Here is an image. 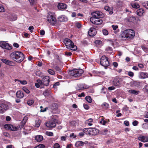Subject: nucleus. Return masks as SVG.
Masks as SVG:
<instances>
[{
	"instance_id": "21",
	"label": "nucleus",
	"mask_w": 148,
	"mask_h": 148,
	"mask_svg": "<svg viewBox=\"0 0 148 148\" xmlns=\"http://www.w3.org/2000/svg\"><path fill=\"white\" fill-rule=\"evenodd\" d=\"M140 84V82L137 81H133L130 82V86L132 87H138Z\"/></svg>"
},
{
	"instance_id": "51",
	"label": "nucleus",
	"mask_w": 148,
	"mask_h": 148,
	"mask_svg": "<svg viewBox=\"0 0 148 148\" xmlns=\"http://www.w3.org/2000/svg\"><path fill=\"white\" fill-rule=\"evenodd\" d=\"M103 34L105 35H107L108 34V31L106 29L103 30Z\"/></svg>"
},
{
	"instance_id": "63",
	"label": "nucleus",
	"mask_w": 148,
	"mask_h": 148,
	"mask_svg": "<svg viewBox=\"0 0 148 148\" xmlns=\"http://www.w3.org/2000/svg\"><path fill=\"white\" fill-rule=\"evenodd\" d=\"M84 133L83 132L79 133V134L78 135L80 136V137H82L84 136Z\"/></svg>"
},
{
	"instance_id": "9",
	"label": "nucleus",
	"mask_w": 148,
	"mask_h": 148,
	"mask_svg": "<svg viewBox=\"0 0 148 148\" xmlns=\"http://www.w3.org/2000/svg\"><path fill=\"white\" fill-rule=\"evenodd\" d=\"M100 62L101 65L104 66H108L109 65L108 58L105 56L101 57L100 59Z\"/></svg>"
},
{
	"instance_id": "47",
	"label": "nucleus",
	"mask_w": 148,
	"mask_h": 148,
	"mask_svg": "<svg viewBox=\"0 0 148 148\" xmlns=\"http://www.w3.org/2000/svg\"><path fill=\"white\" fill-rule=\"evenodd\" d=\"M34 103V101L33 100H29L27 101V104L29 106L32 105Z\"/></svg>"
},
{
	"instance_id": "16",
	"label": "nucleus",
	"mask_w": 148,
	"mask_h": 148,
	"mask_svg": "<svg viewBox=\"0 0 148 148\" xmlns=\"http://www.w3.org/2000/svg\"><path fill=\"white\" fill-rule=\"evenodd\" d=\"M89 35L90 36H94L96 34V30L94 28H91L88 32Z\"/></svg>"
},
{
	"instance_id": "4",
	"label": "nucleus",
	"mask_w": 148,
	"mask_h": 148,
	"mask_svg": "<svg viewBox=\"0 0 148 148\" xmlns=\"http://www.w3.org/2000/svg\"><path fill=\"white\" fill-rule=\"evenodd\" d=\"M126 83L125 78H115L113 81V85L118 87L123 86Z\"/></svg>"
},
{
	"instance_id": "49",
	"label": "nucleus",
	"mask_w": 148,
	"mask_h": 148,
	"mask_svg": "<svg viewBox=\"0 0 148 148\" xmlns=\"http://www.w3.org/2000/svg\"><path fill=\"white\" fill-rule=\"evenodd\" d=\"M129 20L130 21L134 22L135 20V18L133 16L130 17L129 18Z\"/></svg>"
},
{
	"instance_id": "24",
	"label": "nucleus",
	"mask_w": 148,
	"mask_h": 148,
	"mask_svg": "<svg viewBox=\"0 0 148 148\" xmlns=\"http://www.w3.org/2000/svg\"><path fill=\"white\" fill-rule=\"evenodd\" d=\"M16 95L17 97L20 98H22L24 96L23 93L20 90L17 91L16 93Z\"/></svg>"
},
{
	"instance_id": "17",
	"label": "nucleus",
	"mask_w": 148,
	"mask_h": 148,
	"mask_svg": "<svg viewBox=\"0 0 148 148\" xmlns=\"http://www.w3.org/2000/svg\"><path fill=\"white\" fill-rule=\"evenodd\" d=\"M136 13L138 15L141 16L143 15L145 13V12L143 8H140L137 10Z\"/></svg>"
},
{
	"instance_id": "60",
	"label": "nucleus",
	"mask_w": 148,
	"mask_h": 148,
	"mask_svg": "<svg viewBox=\"0 0 148 148\" xmlns=\"http://www.w3.org/2000/svg\"><path fill=\"white\" fill-rule=\"evenodd\" d=\"M34 28L33 26H30L29 27L28 29L30 31V32H32L33 30L34 29Z\"/></svg>"
},
{
	"instance_id": "39",
	"label": "nucleus",
	"mask_w": 148,
	"mask_h": 148,
	"mask_svg": "<svg viewBox=\"0 0 148 148\" xmlns=\"http://www.w3.org/2000/svg\"><path fill=\"white\" fill-rule=\"evenodd\" d=\"M28 119V118L27 116H25L24 117L23 119L22 120L21 123L22 124H25L27 120Z\"/></svg>"
},
{
	"instance_id": "52",
	"label": "nucleus",
	"mask_w": 148,
	"mask_h": 148,
	"mask_svg": "<svg viewBox=\"0 0 148 148\" xmlns=\"http://www.w3.org/2000/svg\"><path fill=\"white\" fill-rule=\"evenodd\" d=\"M128 75L131 77H133L134 75V73L133 72L129 71L128 73Z\"/></svg>"
},
{
	"instance_id": "8",
	"label": "nucleus",
	"mask_w": 148,
	"mask_h": 148,
	"mask_svg": "<svg viewBox=\"0 0 148 148\" xmlns=\"http://www.w3.org/2000/svg\"><path fill=\"white\" fill-rule=\"evenodd\" d=\"M47 21L51 25L56 23V19L54 15L51 12L49 13L47 16Z\"/></svg>"
},
{
	"instance_id": "36",
	"label": "nucleus",
	"mask_w": 148,
	"mask_h": 148,
	"mask_svg": "<svg viewBox=\"0 0 148 148\" xmlns=\"http://www.w3.org/2000/svg\"><path fill=\"white\" fill-rule=\"evenodd\" d=\"M86 99L89 103H91L92 102V99L91 97L90 96H87L86 97Z\"/></svg>"
},
{
	"instance_id": "48",
	"label": "nucleus",
	"mask_w": 148,
	"mask_h": 148,
	"mask_svg": "<svg viewBox=\"0 0 148 148\" xmlns=\"http://www.w3.org/2000/svg\"><path fill=\"white\" fill-rule=\"evenodd\" d=\"M148 2H143L142 3V5L145 8L147 9Z\"/></svg>"
},
{
	"instance_id": "23",
	"label": "nucleus",
	"mask_w": 148,
	"mask_h": 148,
	"mask_svg": "<svg viewBox=\"0 0 148 148\" xmlns=\"http://www.w3.org/2000/svg\"><path fill=\"white\" fill-rule=\"evenodd\" d=\"M91 129L84 128L83 130V132L88 135H91Z\"/></svg>"
},
{
	"instance_id": "33",
	"label": "nucleus",
	"mask_w": 148,
	"mask_h": 148,
	"mask_svg": "<svg viewBox=\"0 0 148 148\" xmlns=\"http://www.w3.org/2000/svg\"><path fill=\"white\" fill-rule=\"evenodd\" d=\"M17 81L21 83V84L23 85L26 84H27V81L25 80L21 81L17 79H15L14 80L15 82H16Z\"/></svg>"
},
{
	"instance_id": "18",
	"label": "nucleus",
	"mask_w": 148,
	"mask_h": 148,
	"mask_svg": "<svg viewBox=\"0 0 148 148\" xmlns=\"http://www.w3.org/2000/svg\"><path fill=\"white\" fill-rule=\"evenodd\" d=\"M139 77L141 79H145L148 77V74L143 72H140L139 73Z\"/></svg>"
},
{
	"instance_id": "55",
	"label": "nucleus",
	"mask_w": 148,
	"mask_h": 148,
	"mask_svg": "<svg viewBox=\"0 0 148 148\" xmlns=\"http://www.w3.org/2000/svg\"><path fill=\"white\" fill-rule=\"evenodd\" d=\"M138 122L137 121H135L132 122V124L134 126H136L137 125Z\"/></svg>"
},
{
	"instance_id": "34",
	"label": "nucleus",
	"mask_w": 148,
	"mask_h": 148,
	"mask_svg": "<svg viewBox=\"0 0 148 148\" xmlns=\"http://www.w3.org/2000/svg\"><path fill=\"white\" fill-rule=\"evenodd\" d=\"M102 107L105 109L108 108L109 107V105L106 103H104L101 105Z\"/></svg>"
},
{
	"instance_id": "53",
	"label": "nucleus",
	"mask_w": 148,
	"mask_h": 148,
	"mask_svg": "<svg viewBox=\"0 0 148 148\" xmlns=\"http://www.w3.org/2000/svg\"><path fill=\"white\" fill-rule=\"evenodd\" d=\"M54 148H60V145L58 143L55 144L53 146Z\"/></svg>"
},
{
	"instance_id": "54",
	"label": "nucleus",
	"mask_w": 148,
	"mask_h": 148,
	"mask_svg": "<svg viewBox=\"0 0 148 148\" xmlns=\"http://www.w3.org/2000/svg\"><path fill=\"white\" fill-rule=\"evenodd\" d=\"M5 9L4 7L1 5H0V12H4Z\"/></svg>"
},
{
	"instance_id": "3",
	"label": "nucleus",
	"mask_w": 148,
	"mask_h": 148,
	"mask_svg": "<svg viewBox=\"0 0 148 148\" xmlns=\"http://www.w3.org/2000/svg\"><path fill=\"white\" fill-rule=\"evenodd\" d=\"M10 57L17 62H21L24 59V56L22 52L16 51L11 53Z\"/></svg>"
},
{
	"instance_id": "27",
	"label": "nucleus",
	"mask_w": 148,
	"mask_h": 148,
	"mask_svg": "<svg viewBox=\"0 0 148 148\" xmlns=\"http://www.w3.org/2000/svg\"><path fill=\"white\" fill-rule=\"evenodd\" d=\"M127 91L129 93L135 95H138L139 92L138 91L133 90H128Z\"/></svg>"
},
{
	"instance_id": "64",
	"label": "nucleus",
	"mask_w": 148,
	"mask_h": 148,
	"mask_svg": "<svg viewBox=\"0 0 148 148\" xmlns=\"http://www.w3.org/2000/svg\"><path fill=\"white\" fill-rule=\"evenodd\" d=\"M106 50L107 51H111L112 49L111 47H108L106 49Z\"/></svg>"
},
{
	"instance_id": "57",
	"label": "nucleus",
	"mask_w": 148,
	"mask_h": 148,
	"mask_svg": "<svg viewBox=\"0 0 148 148\" xmlns=\"http://www.w3.org/2000/svg\"><path fill=\"white\" fill-rule=\"evenodd\" d=\"M115 87L114 86H112L108 87V89L109 90H112L115 89Z\"/></svg>"
},
{
	"instance_id": "12",
	"label": "nucleus",
	"mask_w": 148,
	"mask_h": 148,
	"mask_svg": "<svg viewBox=\"0 0 148 148\" xmlns=\"http://www.w3.org/2000/svg\"><path fill=\"white\" fill-rule=\"evenodd\" d=\"M46 125L49 128L54 127L56 126V120L54 119L47 122L46 123Z\"/></svg>"
},
{
	"instance_id": "13",
	"label": "nucleus",
	"mask_w": 148,
	"mask_h": 148,
	"mask_svg": "<svg viewBox=\"0 0 148 148\" xmlns=\"http://www.w3.org/2000/svg\"><path fill=\"white\" fill-rule=\"evenodd\" d=\"M8 109V106L5 103L0 104V113H3Z\"/></svg>"
},
{
	"instance_id": "11",
	"label": "nucleus",
	"mask_w": 148,
	"mask_h": 148,
	"mask_svg": "<svg viewBox=\"0 0 148 148\" xmlns=\"http://www.w3.org/2000/svg\"><path fill=\"white\" fill-rule=\"evenodd\" d=\"M0 47L4 49L10 50L12 49L11 46L8 43L4 41L0 42Z\"/></svg>"
},
{
	"instance_id": "15",
	"label": "nucleus",
	"mask_w": 148,
	"mask_h": 148,
	"mask_svg": "<svg viewBox=\"0 0 148 148\" xmlns=\"http://www.w3.org/2000/svg\"><path fill=\"white\" fill-rule=\"evenodd\" d=\"M139 140L143 143L148 142V136H140L138 137Z\"/></svg>"
},
{
	"instance_id": "46",
	"label": "nucleus",
	"mask_w": 148,
	"mask_h": 148,
	"mask_svg": "<svg viewBox=\"0 0 148 148\" xmlns=\"http://www.w3.org/2000/svg\"><path fill=\"white\" fill-rule=\"evenodd\" d=\"M75 25L78 28H81L82 26L81 24L78 22H76L75 23Z\"/></svg>"
},
{
	"instance_id": "5",
	"label": "nucleus",
	"mask_w": 148,
	"mask_h": 148,
	"mask_svg": "<svg viewBox=\"0 0 148 148\" xmlns=\"http://www.w3.org/2000/svg\"><path fill=\"white\" fill-rule=\"evenodd\" d=\"M135 35L134 31L131 29L125 30L122 32V37L128 38H132Z\"/></svg>"
},
{
	"instance_id": "43",
	"label": "nucleus",
	"mask_w": 148,
	"mask_h": 148,
	"mask_svg": "<svg viewBox=\"0 0 148 148\" xmlns=\"http://www.w3.org/2000/svg\"><path fill=\"white\" fill-rule=\"evenodd\" d=\"M95 43L97 45H100L102 44V42L101 40H97L95 41Z\"/></svg>"
},
{
	"instance_id": "6",
	"label": "nucleus",
	"mask_w": 148,
	"mask_h": 148,
	"mask_svg": "<svg viewBox=\"0 0 148 148\" xmlns=\"http://www.w3.org/2000/svg\"><path fill=\"white\" fill-rule=\"evenodd\" d=\"M64 43L66 47L69 49L75 51L77 49V47L74 45L73 42L69 39H65L64 40Z\"/></svg>"
},
{
	"instance_id": "56",
	"label": "nucleus",
	"mask_w": 148,
	"mask_h": 148,
	"mask_svg": "<svg viewBox=\"0 0 148 148\" xmlns=\"http://www.w3.org/2000/svg\"><path fill=\"white\" fill-rule=\"evenodd\" d=\"M141 48H142V49H143V50H144V51H147V48L145 46L142 45V46H141Z\"/></svg>"
},
{
	"instance_id": "59",
	"label": "nucleus",
	"mask_w": 148,
	"mask_h": 148,
	"mask_svg": "<svg viewBox=\"0 0 148 148\" xmlns=\"http://www.w3.org/2000/svg\"><path fill=\"white\" fill-rule=\"evenodd\" d=\"M84 108L86 109V110H88L89 108V107L88 106V105L86 104H84Z\"/></svg>"
},
{
	"instance_id": "1",
	"label": "nucleus",
	"mask_w": 148,
	"mask_h": 148,
	"mask_svg": "<svg viewBox=\"0 0 148 148\" xmlns=\"http://www.w3.org/2000/svg\"><path fill=\"white\" fill-rule=\"evenodd\" d=\"M92 17L90 18V21L92 23L96 25L101 24L103 22L102 20L99 18L104 16L103 14L99 11L93 12L91 14Z\"/></svg>"
},
{
	"instance_id": "42",
	"label": "nucleus",
	"mask_w": 148,
	"mask_h": 148,
	"mask_svg": "<svg viewBox=\"0 0 148 148\" xmlns=\"http://www.w3.org/2000/svg\"><path fill=\"white\" fill-rule=\"evenodd\" d=\"M45 134L48 136H53V133L51 132H46Z\"/></svg>"
},
{
	"instance_id": "31",
	"label": "nucleus",
	"mask_w": 148,
	"mask_h": 148,
	"mask_svg": "<svg viewBox=\"0 0 148 148\" xmlns=\"http://www.w3.org/2000/svg\"><path fill=\"white\" fill-rule=\"evenodd\" d=\"M1 61L7 64L11 65L12 64L11 61L5 59H1Z\"/></svg>"
},
{
	"instance_id": "62",
	"label": "nucleus",
	"mask_w": 148,
	"mask_h": 148,
	"mask_svg": "<svg viewBox=\"0 0 148 148\" xmlns=\"http://www.w3.org/2000/svg\"><path fill=\"white\" fill-rule=\"evenodd\" d=\"M84 84V86H83V89H86L88 88H89V86L86 85L85 84Z\"/></svg>"
},
{
	"instance_id": "41",
	"label": "nucleus",
	"mask_w": 148,
	"mask_h": 148,
	"mask_svg": "<svg viewBox=\"0 0 148 148\" xmlns=\"http://www.w3.org/2000/svg\"><path fill=\"white\" fill-rule=\"evenodd\" d=\"M48 72L49 74L51 75H54L55 74L54 71L51 69L48 70Z\"/></svg>"
},
{
	"instance_id": "35",
	"label": "nucleus",
	"mask_w": 148,
	"mask_h": 148,
	"mask_svg": "<svg viewBox=\"0 0 148 148\" xmlns=\"http://www.w3.org/2000/svg\"><path fill=\"white\" fill-rule=\"evenodd\" d=\"M92 122V119H89L88 120L86 121V124H87L91 126L92 125V124L90 123Z\"/></svg>"
},
{
	"instance_id": "58",
	"label": "nucleus",
	"mask_w": 148,
	"mask_h": 148,
	"mask_svg": "<svg viewBox=\"0 0 148 148\" xmlns=\"http://www.w3.org/2000/svg\"><path fill=\"white\" fill-rule=\"evenodd\" d=\"M104 9L106 10H107V11H109L111 10V8H110L108 6H106L105 7Z\"/></svg>"
},
{
	"instance_id": "22",
	"label": "nucleus",
	"mask_w": 148,
	"mask_h": 148,
	"mask_svg": "<svg viewBox=\"0 0 148 148\" xmlns=\"http://www.w3.org/2000/svg\"><path fill=\"white\" fill-rule=\"evenodd\" d=\"M90 131H91V135H95L99 133L98 130L95 128L91 129Z\"/></svg>"
},
{
	"instance_id": "20",
	"label": "nucleus",
	"mask_w": 148,
	"mask_h": 148,
	"mask_svg": "<svg viewBox=\"0 0 148 148\" xmlns=\"http://www.w3.org/2000/svg\"><path fill=\"white\" fill-rule=\"evenodd\" d=\"M58 19L60 21L64 22H66L68 20L67 17L64 15H62L59 17Z\"/></svg>"
},
{
	"instance_id": "2",
	"label": "nucleus",
	"mask_w": 148,
	"mask_h": 148,
	"mask_svg": "<svg viewBox=\"0 0 148 148\" xmlns=\"http://www.w3.org/2000/svg\"><path fill=\"white\" fill-rule=\"evenodd\" d=\"M37 82L35 84V86L37 88L40 87L41 88H43L45 86H48L50 82V77L49 76H46L44 77L42 80L38 79Z\"/></svg>"
},
{
	"instance_id": "32",
	"label": "nucleus",
	"mask_w": 148,
	"mask_h": 148,
	"mask_svg": "<svg viewBox=\"0 0 148 148\" xmlns=\"http://www.w3.org/2000/svg\"><path fill=\"white\" fill-rule=\"evenodd\" d=\"M108 131L107 129H103L100 132V133L102 135H106L108 133Z\"/></svg>"
},
{
	"instance_id": "14",
	"label": "nucleus",
	"mask_w": 148,
	"mask_h": 148,
	"mask_svg": "<svg viewBox=\"0 0 148 148\" xmlns=\"http://www.w3.org/2000/svg\"><path fill=\"white\" fill-rule=\"evenodd\" d=\"M7 18L10 21H14L17 18L16 15L14 14H7Z\"/></svg>"
},
{
	"instance_id": "25",
	"label": "nucleus",
	"mask_w": 148,
	"mask_h": 148,
	"mask_svg": "<svg viewBox=\"0 0 148 148\" xmlns=\"http://www.w3.org/2000/svg\"><path fill=\"white\" fill-rule=\"evenodd\" d=\"M36 140L38 142H40L43 139V137L42 136L40 135H37L35 137Z\"/></svg>"
},
{
	"instance_id": "29",
	"label": "nucleus",
	"mask_w": 148,
	"mask_h": 148,
	"mask_svg": "<svg viewBox=\"0 0 148 148\" xmlns=\"http://www.w3.org/2000/svg\"><path fill=\"white\" fill-rule=\"evenodd\" d=\"M41 123V121L39 119H37L35 121V127H39L40 126Z\"/></svg>"
},
{
	"instance_id": "30",
	"label": "nucleus",
	"mask_w": 148,
	"mask_h": 148,
	"mask_svg": "<svg viewBox=\"0 0 148 148\" xmlns=\"http://www.w3.org/2000/svg\"><path fill=\"white\" fill-rule=\"evenodd\" d=\"M84 144V143L83 142L81 141H78L76 143L75 145L76 147H78L83 145Z\"/></svg>"
},
{
	"instance_id": "10",
	"label": "nucleus",
	"mask_w": 148,
	"mask_h": 148,
	"mask_svg": "<svg viewBox=\"0 0 148 148\" xmlns=\"http://www.w3.org/2000/svg\"><path fill=\"white\" fill-rule=\"evenodd\" d=\"M23 124L21 123V125H18L17 127H14L13 126L11 125H4V127L5 128H8L9 129H10L12 131H15L17 130L18 129H21L24 126V125Z\"/></svg>"
},
{
	"instance_id": "44",
	"label": "nucleus",
	"mask_w": 148,
	"mask_h": 148,
	"mask_svg": "<svg viewBox=\"0 0 148 148\" xmlns=\"http://www.w3.org/2000/svg\"><path fill=\"white\" fill-rule=\"evenodd\" d=\"M23 90L26 93H27V94H29L30 92L29 90L27 89V88L26 87H24L23 88Z\"/></svg>"
},
{
	"instance_id": "7",
	"label": "nucleus",
	"mask_w": 148,
	"mask_h": 148,
	"mask_svg": "<svg viewBox=\"0 0 148 148\" xmlns=\"http://www.w3.org/2000/svg\"><path fill=\"white\" fill-rule=\"evenodd\" d=\"M83 72L84 71L82 69H74L70 71L69 74L71 76L76 77L81 76Z\"/></svg>"
},
{
	"instance_id": "40",
	"label": "nucleus",
	"mask_w": 148,
	"mask_h": 148,
	"mask_svg": "<svg viewBox=\"0 0 148 148\" xmlns=\"http://www.w3.org/2000/svg\"><path fill=\"white\" fill-rule=\"evenodd\" d=\"M77 86L78 87L77 88L78 90L83 89V86H84V84L77 85Z\"/></svg>"
},
{
	"instance_id": "19",
	"label": "nucleus",
	"mask_w": 148,
	"mask_h": 148,
	"mask_svg": "<svg viewBox=\"0 0 148 148\" xmlns=\"http://www.w3.org/2000/svg\"><path fill=\"white\" fill-rule=\"evenodd\" d=\"M58 7L60 10L64 9L66 8V5L63 3H60L58 4Z\"/></svg>"
},
{
	"instance_id": "38",
	"label": "nucleus",
	"mask_w": 148,
	"mask_h": 148,
	"mask_svg": "<svg viewBox=\"0 0 148 148\" xmlns=\"http://www.w3.org/2000/svg\"><path fill=\"white\" fill-rule=\"evenodd\" d=\"M29 1L31 5H35L37 2L36 0H29Z\"/></svg>"
},
{
	"instance_id": "37",
	"label": "nucleus",
	"mask_w": 148,
	"mask_h": 148,
	"mask_svg": "<svg viewBox=\"0 0 148 148\" xmlns=\"http://www.w3.org/2000/svg\"><path fill=\"white\" fill-rule=\"evenodd\" d=\"M103 118V117H102L101 119V120L99 122L100 123L102 124V125H105L106 123V121L104 120Z\"/></svg>"
},
{
	"instance_id": "61",
	"label": "nucleus",
	"mask_w": 148,
	"mask_h": 148,
	"mask_svg": "<svg viewBox=\"0 0 148 148\" xmlns=\"http://www.w3.org/2000/svg\"><path fill=\"white\" fill-rule=\"evenodd\" d=\"M40 34L41 35H44L45 34V32L43 30H41L40 32Z\"/></svg>"
},
{
	"instance_id": "28",
	"label": "nucleus",
	"mask_w": 148,
	"mask_h": 148,
	"mask_svg": "<svg viewBox=\"0 0 148 148\" xmlns=\"http://www.w3.org/2000/svg\"><path fill=\"white\" fill-rule=\"evenodd\" d=\"M50 94V89H46L43 92V94L45 96H47Z\"/></svg>"
},
{
	"instance_id": "50",
	"label": "nucleus",
	"mask_w": 148,
	"mask_h": 148,
	"mask_svg": "<svg viewBox=\"0 0 148 148\" xmlns=\"http://www.w3.org/2000/svg\"><path fill=\"white\" fill-rule=\"evenodd\" d=\"M112 27L114 30H117L118 28V26L117 25H112Z\"/></svg>"
},
{
	"instance_id": "26",
	"label": "nucleus",
	"mask_w": 148,
	"mask_h": 148,
	"mask_svg": "<svg viewBox=\"0 0 148 148\" xmlns=\"http://www.w3.org/2000/svg\"><path fill=\"white\" fill-rule=\"evenodd\" d=\"M132 6L134 8L138 9L140 7L139 4L136 3H131Z\"/></svg>"
},
{
	"instance_id": "45",
	"label": "nucleus",
	"mask_w": 148,
	"mask_h": 148,
	"mask_svg": "<svg viewBox=\"0 0 148 148\" xmlns=\"http://www.w3.org/2000/svg\"><path fill=\"white\" fill-rule=\"evenodd\" d=\"M34 148H45V146L42 144H40Z\"/></svg>"
}]
</instances>
